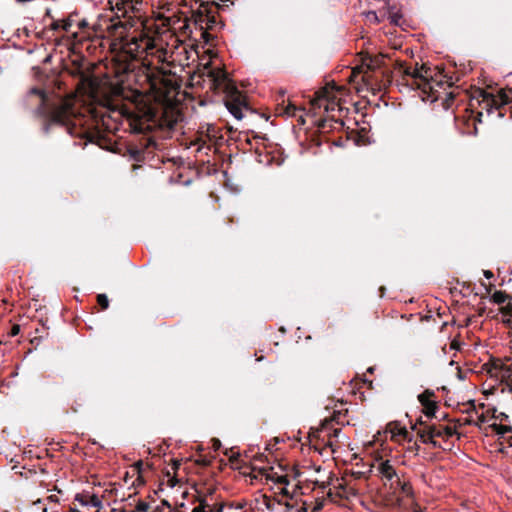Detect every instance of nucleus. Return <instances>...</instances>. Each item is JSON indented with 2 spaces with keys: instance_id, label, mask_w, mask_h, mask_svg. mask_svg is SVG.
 Instances as JSON below:
<instances>
[{
  "instance_id": "f257e3e1",
  "label": "nucleus",
  "mask_w": 512,
  "mask_h": 512,
  "mask_svg": "<svg viewBox=\"0 0 512 512\" xmlns=\"http://www.w3.org/2000/svg\"><path fill=\"white\" fill-rule=\"evenodd\" d=\"M30 96L38 99V113L52 124L59 125L71 136L85 139V144L96 143L106 148L105 139L93 129L100 124L110 129L106 117L110 118V113H115L116 109L111 95L97 80H87L76 94L61 98L55 104H50L44 91L38 88H32Z\"/></svg>"
},
{
  "instance_id": "f03ea898",
  "label": "nucleus",
  "mask_w": 512,
  "mask_h": 512,
  "mask_svg": "<svg viewBox=\"0 0 512 512\" xmlns=\"http://www.w3.org/2000/svg\"><path fill=\"white\" fill-rule=\"evenodd\" d=\"M126 52L133 58L141 61L143 67L151 73L152 86L156 83L152 80L154 71L160 72L163 76L166 71L160 65L170 63L172 52L164 46V42L160 38H152L148 35L134 36L127 41L125 45Z\"/></svg>"
},
{
  "instance_id": "7ed1b4c3",
  "label": "nucleus",
  "mask_w": 512,
  "mask_h": 512,
  "mask_svg": "<svg viewBox=\"0 0 512 512\" xmlns=\"http://www.w3.org/2000/svg\"><path fill=\"white\" fill-rule=\"evenodd\" d=\"M49 27L55 38L65 41L67 46L89 40L99 32L98 24H91L77 12L70 13L62 19L52 20Z\"/></svg>"
},
{
  "instance_id": "20e7f679",
  "label": "nucleus",
  "mask_w": 512,
  "mask_h": 512,
  "mask_svg": "<svg viewBox=\"0 0 512 512\" xmlns=\"http://www.w3.org/2000/svg\"><path fill=\"white\" fill-rule=\"evenodd\" d=\"M371 471L398 499L411 498L413 496L412 486L405 477L404 470L398 459L379 457L371 465Z\"/></svg>"
},
{
  "instance_id": "39448f33",
  "label": "nucleus",
  "mask_w": 512,
  "mask_h": 512,
  "mask_svg": "<svg viewBox=\"0 0 512 512\" xmlns=\"http://www.w3.org/2000/svg\"><path fill=\"white\" fill-rule=\"evenodd\" d=\"M267 483H271L274 498L264 497V503L270 512H307L305 502L294 500L295 486L290 490V480L287 475H279L276 472L266 474Z\"/></svg>"
},
{
  "instance_id": "423d86ee",
  "label": "nucleus",
  "mask_w": 512,
  "mask_h": 512,
  "mask_svg": "<svg viewBox=\"0 0 512 512\" xmlns=\"http://www.w3.org/2000/svg\"><path fill=\"white\" fill-rule=\"evenodd\" d=\"M398 72L402 75V83L410 89L421 90L424 94H428L433 100L436 99L434 89L431 82L432 74L429 68L421 66L420 68L405 66L399 64Z\"/></svg>"
},
{
  "instance_id": "0eeeda50",
  "label": "nucleus",
  "mask_w": 512,
  "mask_h": 512,
  "mask_svg": "<svg viewBox=\"0 0 512 512\" xmlns=\"http://www.w3.org/2000/svg\"><path fill=\"white\" fill-rule=\"evenodd\" d=\"M143 0H108V4L112 11L115 12L117 18H127L125 22L119 21L123 27L132 25L133 17H139Z\"/></svg>"
},
{
  "instance_id": "6e6552de",
  "label": "nucleus",
  "mask_w": 512,
  "mask_h": 512,
  "mask_svg": "<svg viewBox=\"0 0 512 512\" xmlns=\"http://www.w3.org/2000/svg\"><path fill=\"white\" fill-rule=\"evenodd\" d=\"M412 430L417 432L418 437L422 443L431 444L434 448H440V443L436 438L443 440L444 425L442 424H424L420 421L418 424L412 426Z\"/></svg>"
},
{
  "instance_id": "1a4fd4ad",
  "label": "nucleus",
  "mask_w": 512,
  "mask_h": 512,
  "mask_svg": "<svg viewBox=\"0 0 512 512\" xmlns=\"http://www.w3.org/2000/svg\"><path fill=\"white\" fill-rule=\"evenodd\" d=\"M316 97L312 104L318 108H324L326 112L342 111L341 106L336 101V97L332 89L325 87L316 92Z\"/></svg>"
},
{
  "instance_id": "9d476101",
  "label": "nucleus",
  "mask_w": 512,
  "mask_h": 512,
  "mask_svg": "<svg viewBox=\"0 0 512 512\" xmlns=\"http://www.w3.org/2000/svg\"><path fill=\"white\" fill-rule=\"evenodd\" d=\"M207 77L210 82V89L215 92H226L232 88L228 74L221 68H209L207 70Z\"/></svg>"
},
{
  "instance_id": "9b49d317",
  "label": "nucleus",
  "mask_w": 512,
  "mask_h": 512,
  "mask_svg": "<svg viewBox=\"0 0 512 512\" xmlns=\"http://www.w3.org/2000/svg\"><path fill=\"white\" fill-rule=\"evenodd\" d=\"M209 5H201L197 11L193 13V19L196 26L199 27L201 31V36L207 40L208 34V22L209 18Z\"/></svg>"
},
{
  "instance_id": "f8f14e48",
  "label": "nucleus",
  "mask_w": 512,
  "mask_h": 512,
  "mask_svg": "<svg viewBox=\"0 0 512 512\" xmlns=\"http://www.w3.org/2000/svg\"><path fill=\"white\" fill-rule=\"evenodd\" d=\"M386 433L390 434L393 441L396 442H411L413 435L409 432L405 426H402L399 422H390L386 427Z\"/></svg>"
},
{
  "instance_id": "ddd939ff",
  "label": "nucleus",
  "mask_w": 512,
  "mask_h": 512,
  "mask_svg": "<svg viewBox=\"0 0 512 512\" xmlns=\"http://www.w3.org/2000/svg\"><path fill=\"white\" fill-rule=\"evenodd\" d=\"M434 396V392L431 390H425L423 393L418 395V400L423 406L424 413L427 417H433L437 410L436 403L431 399Z\"/></svg>"
},
{
  "instance_id": "4468645a",
  "label": "nucleus",
  "mask_w": 512,
  "mask_h": 512,
  "mask_svg": "<svg viewBox=\"0 0 512 512\" xmlns=\"http://www.w3.org/2000/svg\"><path fill=\"white\" fill-rule=\"evenodd\" d=\"M241 95L239 93L231 95L226 101L225 106L228 111L237 119L241 120L243 118L242 108L244 103L240 99Z\"/></svg>"
},
{
  "instance_id": "2eb2a0df",
  "label": "nucleus",
  "mask_w": 512,
  "mask_h": 512,
  "mask_svg": "<svg viewBox=\"0 0 512 512\" xmlns=\"http://www.w3.org/2000/svg\"><path fill=\"white\" fill-rule=\"evenodd\" d=\"M75 501L79 502L82 506L101 508L102 501L100 497L94 493L84 491L75 496Z\"/></svg>"
},
{
  "instance_id": "dca6fc26",
  "label": "nucleus",
  "mask_w": 512,
  "mask_h": 512,
  "mask_svg": "<svg viewBox=\"0 0 512 512\" xmlns=\"http://www.w3.org/2000/svg\"><path fill=\"white\" fill-rule=\"evenodd\" d=\"M491 428V432L499 437L501 445H504L506 443L509 447H512V427L500 424H493L491 425Z\"/></svg>"
},
{
  "instance_id": "f3484780",
  "label": "nucleus",
  "mask_w": 512,
  "mask_h": 512,
  "mask_svg": "<svg viewBox=\"0 0 512 512\" xmlns=\"http://www.w3.org/2000/svg\"><path fill=\"white\" fill-rule=\"evenodd\" d=\"M512 101V96H510L505 91H500L498 95H491L487 98L488 105L491 107H495L496 109L502 105L508 104Z\"/></svg>"
},
{
  "instance_id": "a211bd4d",
  "label": "nucleus",
  "mask_w": 512,
  "mask_h": 512,
  "mask_svg": "<svg viewBox=\"0 0 512 512\" xmlns=\"http://www.w3.org/2000/svg\"><path fill=\"white\" fill-rule=\"evenodd\" d=\"M498 371V376L507 384L509 391L512 392V362L502 364Z\"/></svg>"
},
{
  "instance_id": "6ab92c4d",
  "label": "nucleus",
  "mask_w": 512,
  "mask_h": 512,
  "mask_svg": "<svg viewBox=\"0 0 512 512\" xmlns=\"http://www.w3.org/2000/svg\"><path fill=\"white\" fill-rule=\"evenodd\" d=\"M281 97H282V103H281V108L278 109L279 113L280 114L283 113L287 116H295L297 107L294 104H292L291 102H288L287 104H285L284 95H282Z\"/></svg>"
},
{
  "instance_id": "aec40b11",
  "label": "nucleus",
  "mask_w": 512,
  "mask_h": 512,
  "mask_svg": "<svg viewBox=\"0 0 512 512\" xmlns=\"http://www.w3.org/2000/svg\"><path fill=\"white\" fill-rule=\"evenodd\" d=\"M322 432H326L329 439H328V444L330 445V447H333L334 445H336L337 443V438L339 437V435L341 434V429L340 428H334L332 432H330L328 430V427L325 425L323 426L322 428Z\"/></svg>"
},
{
  "instance_id": "412c9836",
  "label": "nucleus",
  "mask_w": 512,
  "mask_h": 512,
  "mask_svg": "<svg viewBox=\"0 0 512 512\" xmlns=\"http://www.w3.org/2000/svg\"><path fill=\"white\" fill-rule=\"evenodd\" d=\"M218 10V5L211 4L209 5V18L210 21L208 22V30L213 29L215 26L218 25V20L216 17V12Z\"/></svg>"
},
{
  "instance_id": "4be33fe9",
  "label": "nucleus",
  "mask_w": 512,
  "mask_h": 512,
  "mask_svg": "<svg viewBox=\"0 0 512 512\" xmlns=\"http://www.w3.org/2000/svg\"><path fill=\"white\" fill-rule=\"evenodd\" d=\"M507 299V296L504 292H501V291H496L494 292V294L492 295V300L497 303V304H503L505 303Z\"/></svg>"
},
{
  "instance_id": "5701e85b",
  "label": "nucleus",
  "mask_w": 512,
  "mask_h": 512,
  "mask_svg": "<svg viewBox=\"0 0 512 512\" xmlns=\"http://www.w3.org/2000/svg\"><path fill=\"white\" fill-rule=\"evenodd\" d=\"M149 504L145 501L138 500L136 503L135 509H132V511L136 512H148Z\"/></svg>"
},
{
  "instance_id": "b1692460",
  "label": "nucleus",
  "mask_w": 512,
  "mask_h": 512,
  "mask_svg": "<svg viewBox=\"0 0 512 512\" xmlns=\"http://www.w3.org/2000/svg\"><path fill=\"white\" fill-rule=\"evenodd\" d=\"M97 302L101 306L102 309H107L109 306V301L105 294H99L97 296Z\"/></svg>"
},
{
  "instance_id": "393cba45",
  "label": "nucleus",
  "mask_w": 512,
  "mask_h": 512,
  "mask_svg": "<svg viewBox=\"0 0 512 512\" xmlns=\"http://www.w3.org/2000/svg\"><path fill=\"white\" fill-rule=\"evenodd\" d=\"M389 20L393 25H400L401 15L398 12H389Z\"/></svg>"
},
{
  "instance_id": "a878e982",
  "label": "nucleus",
  "mask_w": 512,
  "mask_h": 512,
  "mask_svg": "<svg viewBox=\"0 0 512 512\" xmlns=\"http://www.w3.org/2000/svg\"><path fill=\"white\" fill-rule=\"evenodd\" d=\"M455 433H456V431H455V429L453 427L444 425V437H443V440H445V441L448 440L449 438L454 436Z\"/></svg>"
},
{
  "instance_id": "bb28decb",
  "label": "nucleus",
  "mask_w": 512,
  "mask_h": 512,
  "mask_svg": "<svg viewBox=\"0 0 512 512\" xmlns=\"http://www.w3.org/2000/svg\"><path fill=\"white\" fill-rule=\"evenodd\" d=\"M366 17L370 20V21H374L376 23L380 22V19L377 15V13L375 11H369L367 14H366Z\"/></svg>"
},
{
  "instance_id": "cd10ccee",
  "label": "nucleus",
  "mask_w": 512,
  "mask_h": 512,
  "mask_svg": "<svg viewBox=\"0 0 512 512\" xmlns=\"http://www.w3.org/2000/svg\"><path fill=\"white\" fill-rule=\"evenodd\" d=\"M323 503L321 501H317L313 503V510L311 512H318L322 509Z\"/></svg>"
},
{
  "instance_id": "c85d7f7f",
  "label": "nucleus",
  "mask_w": 512,
  "mask_h": 512,
  "mask_svg": "<svg viewBox=\"0 0 512 512\" xmlns=\"http://www.w3.org/2000/svg\"><path fill=\"white\" fill-rule=\"evenodd\" d=\"M162 82H163L164 86H165V87H167V88H169V87H173V86H174V85H173V83H172V81H171V80H169V79H165V78H163V79H162Z\"/></svg>"
},
{
  "instance_id": "c756f323",
  "label": "nucleus",
  "mask_w": 512,
  "mask_h": 512,
  "mask_svg": "<svg viewBox=\"0 0 512 512\" xmlns=\"http://www.w3.org/2000/svg\"><path fill=\"white\" fill-rule=\"evenodd\" d=\"M212 442H213V448H214L215 450H218V449L221 447V442H220V440H218V439H213V440H212Z\"/></svg>"
},
{
  "instance_id": "7c9ffc66",
  "label": "nucleus",
  "mask_w": 512,
  "mask_h": 512,
  "mask_svg": "<svg viewBox=\"0 0 512 512\" xmlns=\"http://www.w3.org/2000/svg\"><path fill=\"white\" fill-rule=\"evenodd\" d=\"M113 512H136V511H132V509H128L127 507H123V508H120V509H114Z\"/></svg>"
},
{
  "instance_id": "2f4dec72",
  "label": "nucleus",
  "mask_w": 512,
  "mask_h": 512,
  "mask_svg": "<svg viewBox=\"0 0 512 512\" xmlns=\"http://www.w3.org/2000/svg\"><path fill=\"white\" fill-rule=\"evenodd\" d=\"M141 466H142V462H141V461H140V462H137V464H136V470H137V472H138V478H137L138 480L141 478V475H140V472H141L140 467H141Z\"/></svg>"
},
{
  "instance_id": "473e14b6",
  "label": "nucleus",
  "mask_w": 512,
  "mask_h": 512,
  "mask_svg": "<svg viewBox=\"0 0 512 512\" xmlns=\"http://www.w3.org/2000/svg\"><path fill=\"white\" fill-rule=\"evenodd\" d=\"M484 276L487 278V279H490L493 277V273L489 270H485L484 271Z\"/></svg>"
},
{
  "instance_id": "72a5a7b5",
  "label": "nucleus",
  "mask_w": 512,
  "mask_h": 512,
  "mask_svg": "<svg viewBox=\"0 0 512 512\" xmlns=\"http://www.w3.org/2000/svg\"><path fill=\"white\" fill-rule=\"evenodd\" d=\"M484 422H485V417H484V415H479V416H478L477 425H480V424H482V423H484Z\"/></svg>"
},
{
  "instance_id": "f704fd0d",
  "label": "nucleus",
  "mask_w": 512,
  "mask_h": 512,
  "mask_svg": "<svg viewBox=\"0 0 512 512\" xmlns=\"http://www.w3.org/2000/svg\"><path fill=\"white\" fill-rule=\"evenodd\" d=\"M374 65H378V61H375L373 59H370V64L369 66H374Z\"/></svg>"
},
{
  "instance_id": "c9c22d12",
  "label": "nucleus",
  "mask_w": 512,
  "mask_h": 512,
  "mask_svg": "<svg viewBox=\"0 0 512 512\" xmlns=\"http://www.w3.org/2000/svg\"><path fill=\"white\" fill-rule=\"evenodd\" d=\"M139 154H140V151L136 150V151H134V152H133V157H134L135 159H138V156H137V155H139Z\"/></svg>"
},
{
  "instance_id": "e433bc0d",
  "label": "nucleus",
  "mask_w": 512,
  "mask_h": 512,
  "mask_svg": "<svg viewBox=\"0 0 512 512\" xmlns=\"http://www.w3.org/2000/svg\"><path fill=\"white\" fill-rule=\"evenodd\" d=\"M169 481L171 482V486H172V487L176 485V482H177V480H176V479L172 478V479H170Z\"/></svg>"
},
{
  "instance_id": "4c0bfd02",
  "label": "nucleus",
  "mask_w": 512,
  "mask_h": 512,
  "mask_svg": "<svg viewBox=\"0 0 512 512\" xmlns=\"http://www.w3.org/2000/svg\"><path fill=\"white\" fill-rule=\"evenodd\" d=\"M179 465H180V464H179V462L174 461V463H173V469H177Z\"/></svg>"
},
{
  "instance_id": "58836bf2",
  "label": "nucleus",
  "mask_w": 512,
  "mask_h": 512,
  "mask_svg": "<svg viewBox=\"0 0 512 512\" xmlns=\"http://www.w3.org/2000/svg\"><path fill=\"white\" fill-rule=\"evenodd\" d=\"M49 499H50L51 501H57V497H56L55 495H51V496H49Z\"/></svg>"
},
{
  "instance_id": "ea45409f",
  "label": "nucleus",
  "mask_w": 512,
  "mask_h": 512,
  "mask_svg": "<svg viewBox=\"0 0 512 512\" xmlns=\"http://www.w3.org/2000/svg\"><path fill=\"white\" fill-rule=\"evenodd\" d=\"M18 332V327H14L12 330L13 335H16Z\"/></svg>"
}]
</instances>
